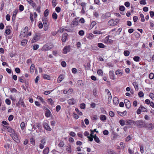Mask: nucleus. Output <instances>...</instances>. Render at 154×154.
<instances>
[{
  "label": "nucleus",
  "instance_id": "f257e3e1",
  "mask_svg": "<svg viewBox=\"0 0 154 154\" xmlns=\"http://www.w3.org/2000/svg\"><path fill=\"white\" fill-rule=\"evenodd\" d=\"M42 21L44 24V29L46 31L48 29L49 23L48 22L47 18L43 17L42 18Z\"/></svg>",
  "mask_w": 154,
  "mask_h": 154
},
{
  "label": "nucleus",
  "instance_id": "f03ea898",
  "mask_svg": "<svg viewBox=\"0 0 154 154\" xmlns=\"http://www.w3.org/2000/svg\"><path fill=\"white\" fill-rule=\"evenodd\" d=\"M41 34L39 33H36L32 40V43H33L39 40L40 38Z\"/></svg>",
  "mask_w": 154,
  "mask_h": 154
},
{
  "label": "nucleus",
  "instance_id": "7ed1b4c3",
  "mask_svg": "<svg viewBox=\"0 0 154 154\" xmlns=\"http://www.w3.org/2000/svg\"><path fill=\"white\" fill-rule=\"evenodd\" d=\"M145 123V122L142 120H138L136 121L135 125L138 128H141L144 127Z\"/></svg>",
  "mask_w": 154,
  "mask_h": 154
},
{
  "label": "nucleus",
  "instance_id": "20e7f679",
  "mask_svg": "<svg viewBox=\"0 0 154 154\" xmlns=\"http://www.w3.org/2000/svg\"><path fill=\"white\" fill-rule=\"evenodd\" d=\"M20 105H21V106H22L24 108L26 107V106L24 103L23 99L21 97L20 98L18 103L16 104V105L17 106H19Z\"/></svg>",
  "mask_w": 154,
  "mask_h": 154
},
{
  "label": "nucleus",
  "instance_id": "39448f33",
  "mask_svg": "<svg viewBox=\"0 0 154 154\" xmlns=\"http://www.w3.org/2000/svg\"><path fill=\"white\" fill-rule=\"evenodd\" d=\"M43 126L46 130L49 131H51V129L49 126L48 123L46 122H44L43 123Z\"/></svg>",
  "mask_w": 154,
  "mask_h": 154
},
{
  "label": "nucleus",
  "instance_id": "423d86ee",
  "mask_svg": "<svg viewBox=\"0 0 154 154\" xmlns=\"http://www.w3.org/2000/svg\"><path fill=\"white\" fill-rule=\"evenodd\" d=\"M70 45H68L65 46L63 49V54H66L67 52H69L70 51Z\"/></svg>",
  "mask_w": 154,
  "mask_h": 154
},
{
  "label": "nucleus",
  "instance_id": "0eeeda50",
  "mask_svg": "<svg viewBox=\"0 0 154 154\" xmlns=\"http://www.w3.org/2000/svg\"><path fill=\"white\" fill-rule=\"evenodd\" d=\"M136 121H134L132 120H128L126 121L127 125H135Z\"/></svg>",
  "mask_w": 154,
  "mask_h": 154
},
{
  "label": "nucleus",
  "instance_id": "6e6552de",
  "mask_svg": "<svg viewBox=\"0 0 154 154\" xmlns=\"http://www.w3.org/2000/svg\"><path fill=\"white\" fill-rule=\"evenodd\" d=\"M152 123L148 124L147 123H145L144 128H146L149 130H152Z\"/></svg>",
  "mask_w": 154,
  "mask_h": 154
},
{
  "label": "nucleus",
  "instance_id": "1a4fd4ad",
  "mask_svg": "<svg viewBox=\"0 0 154 154\" xmlns=\"http://www.w3.org/2000/svg\"><path fill=\"white\" fill-rule=\"evenodd\" d=\"M68 34L67 33H65L63 35L62 38L61 39L62 41L63 42H65L67 37Z\"/></svg>",
  "mask_w": 154,
  "mask_h": 154
},
{
  "label": "nucleus",
  "instance_id": "9d476101",
  "mask_svg": "<svg viewBox=\"0 0 154 154\" xmlns=\"http://www.w3.org/2000/svg\"><path fill=\"white\" fill-rule=\"evenodd\" d=\"M110 16V14L109 12L106 13L104 15H103L102 16V18L103 19H105L106 18H108Z\"/></svg>",
  "mask_w": 154,
  "mask_h": 154
},
{
  "label": "nucleus",
  "instance_id": "9b49d317",
  "mask_svg": "<svg viewBox=\"0 0 154 154\" xmlns=\"http://www.w3.org/2000/svg\"><path fill=\"white\" fill-rule=\"evenodd\" d=\"M110 78L111 79L114 80L115 79V74L114 72L112 71H110L109 72Z\"/></svg>",
  "mask_w": 154,
  "mask_h": 154
},
{
  "label": "nucleus",
  "instance_id": "f8f14e48",
  "mask_svg": "<svg viewBox=\"0 0 154 154\" xmlns=\"http://www.w3.org/2000/svg\"><path fill=\"white\" fill-rule=\"evenodd\" d=\"M4 127L6 128L8 130V131L10 133H13L15 131L9 127L6 126H4Z\"/></svg>",
  "mask_w": 154,
  "mask_h": 154
},
{
  "label": "nucleus",
  "instance_id": "ddd939ff",
  "mask_svg": "<svg viewBox=\"0 0 154 154\" xmlns=\"http://www.w3.org/2000/svg\"><path fill=\"white\" fill-rule=\"evenodd\" d=\"M108 25L112 26L116 25L114 19H112L109 20L108 22Z\"/></svg>",
  "mask_w": 154,
  "mask_h": 154
},
{
  "label": "nucleus",
  "instance_id": "4468645a",
  "mask_svg": "<svg viewBox=\"0 0 154 154\" xmlns=\"http://www.w3.org/2000/svg\"><path fill=\"white\" fill-rule=\"evenodd\" d=\"M17 12L18 11L17 9H15V11H14L12 18L13 21H14V20H15L16 17L17 13Z\"/></svg>",
  "mask_w": 154,
  "mask_h": 154
},
{
  "label": "nucleus",
  "instance_id": "2eb2a0df",
  "mask_svg": "<svg viewBox=\"0 0 154 154\" xmlns=\"http://www.w3.org/2000/svg\"><path fill=\"white\" fill-rule=\"evenodd\" d=\"M75 100L74 98L70 99L68 100V102L70 105H72L75 104Z\"/></svg>",
  "mask_w": 154,
  "mask_h": 154
},
{
  "label": "nucleus",
  "instance_id": "dca6fc26",
  "mask_svg": "<svg viewBox=\"0 0 154 154\" xmlns=\"http://www.w3.org/2000/svg\"><path fill=\"white\" fill-rule=\"evenodd\" d=\"M119 100L118 98L117 97H115L113 99V102L114 104L116 105H117L119 104Z\"/></svg>",
  "mask_w": 154,
  "mask_h": 154
},
{
  "label": "nucleus",
  "instance_id": "f3484780",
  "mask_svg": "<svg viewBox=\"0 0 154 154\" xmlns=\"http://www.w3.org/2000/svg\"><path fill=\"white\" fill-rule=\"evenodd\" d=\"M63 74H61L60 76L58 77L57 79V82L59 83L63 79L64 77Z\"/></svg>",
  "mask_w": 154,
  "mask_h": 154
},
{
  "label": "nucleus",
  "instance_id": "a211bd4d",
  "mask_svg": "<svg viewBox=\"0 0 154 154\" xmlns=\"http://www.w3.org/2000/svg\"><path fill=\"white\" fill-rule=\"evenodd\" d=\"M78 23L77 18H75L72 21V24L74 26L75 25L76 26L78 25Z\"/></svg>",
  "mask_w": 154,
  "mask_h": 154
},
{
  "label": "nucleus",
  "instance_id": "6ab92c4d",
  "mask_svg": "<svg viewBox=\"0 0 154 154\" xmlns=\"http://www.w3.org/2000/svg\"><path fill=\"white\" fill-rule=\"evenodd\" d=\"M117 112L119 115L122 116H124L126 115L127 114V112L126 111H125L123 112L117 111Z\"/></svg>",
  "mask_w": 154,
  "mask_h": 154
},
{
  "label": "nucleus",
  "instance_id": "aec40b11",
  "mask_svg": "<svg viewBox=\"0 0 154 154\" xmlns=\"http://www.w3.org/2000/svg\"><path fill=\"white\" fill-rule=\"evenodd\" d=\"M49 152V149L48 147H46L45 149L43 151V153L44 154H48Z\"/></svg>",
  "mask_w": 154,
  "mask_h": 154
},
{
  "label": "nucleus",
  "instance_id": "412c9836",
  "mask_svg": "<svg viewBox=\"0 0 154 154\" xmlns=\"http://www.w3.org/2000/svg\"><path fill=\"white\" fill-rule=\"evenodd\" d=\"M6 28L7 29L5 31V33L7 35H9L11 33V30L10 29L9 26H7Z\"/></svg>",
  "mask_w": 154,
  "mask_h": 154
},
{
  "label": "nucleus",
  "instance_id": "4be33fe9",
  "mask_svg": "<svg viewBox=\"0 0 154 154\" xmlns=\"http://www.w3.org/2000/svg\"><path fill=\"white\" fill-rule=\"evenodd\" d=\"M51 114V113L49 109L47 110L45 113V116L47 117H49Z\"/></svg>",
  "mask_w": 154,
  "mask_h": 154
},
{
  "label": "nucleus",
  "instance_id": "5701e85b",
  "mask_svg": "<svg viewBox=\"0 0 154 154\" xmlns=\"http://www.w3.org/2000/svg\"><path fill=\"white\" fill-rule=\"evenodd\" d=\"M66 150L69 153H71L72 150L70 145H69L66 146Z\"/></svg>",
  "mask_w": 154,
  "mask_h": 154
},
{
  "label": "nucleus",
  "instance_id": "b1692460",
  "mask_svg": "<svg viewBox=\"0 0 154 154\" xmlns=\"http://www.w3.org/2000/svg\"><path fill=\"white\" fill-rule=\"evenodd\" d=\"M27 2L29 3V4H30L31 5H32L33 8L36 6V4L33 1H29L28 0H26Z\"/></svg>",
  "mask_w": 154,
  "mask_h": 154
},
{
  "label": "nucleus",
  "instance_id": "393cba45",
  "mask_svg": "<svg viewBox=\"0 0 154 154\" xmlns=\"http://www.w3.org/2000/svg\"><path fill=\"white\" fill-rule=\"evenodd\" d=\"M121 70L118 69L116 71V75H122L123 74V72L121 71Z\"/></svg>",
  "mask_w": 154,
  "mask_h": 154
},
{
  "label": "nucleus",
  "instance_id": "a878e982",
  "mask_svg": "<svg viewBox=\"0 0 154 154\" xmlns=\"http://www.w3.org/2000/svg\"><path fill=\"white\" fill-rule=\"evenodd\" d=\"M27 42V40L23 39L21 41V45L23 46H25Z\"/></svg>",
  "mask_w": 154,
  "mask_h": 154
},
{
  "label": "nucleus",
  "instance_id": "bb28decb",
  "mask_svg": "<svg viewBox=\"0 0 154 154\" xmlns=\"http://www.w3.org/2000/svg\"><path fill=\"white\" fill-rule=\"evenodd\" d=\"M100 119L101 121H105L106 119V117L104 115H101Z\"/></svg>",
  "mask_w": 154,
  "mask_h": 154
},
{
  "label": "nucleus",
  "instance_id": "cd10ccee",
  "mask_svg": "<svg viewBox=\"0 0 154 154\" xmlns=\"http://www.w3.org/2000/svg\"><path fill=\"white\" fill-rule=\"evenodd\" d=\"M49 14V10L48 9H46L44 13V16L46 18V17Z\"/></svg>",
  "mask_w": 154,
  "mask_h": 154
},
{
  "label": "nucleus",
  "instance_id": "c85d7f7f",
  "mask_svg": "<svg viewBox=\"0 0 154 154\" xmlns=\"http://www.w3.org/2000/svg\"><path fill=\"white\" fill-rule=\"evenodd\" d=\"M57 15L55 12H53L52 14V17L55 20L57 18Z\"/></svg>",
  "mask_w": 154,
  "mask_h": 154
},
{
  "label": "nucleus",
  "instance_id": "c756f323",
  "mask_svg": "<svg viewBox=\"0 0 154 154\" xmlns=\"http://www.w3.org/2000/svg\"><path fill=\"white\" fill-rule=\"evenodd\" d=\"M140 59V57L138 56H135L133 57V60L136 62L139 61Z\"/></svg>",
  "mask_w": 154,
  "mask_h": 154
},
{
  "label": "nucleus",
  "instance_id": "7c9ffc66",
  "mask_svg": "<svg viewBox=\"0 0 154 154\" xmlns=\"http://www.w3.org/2000/svg\"><path fill=\"white\" fill-rule=\"evenodd\" d=\"M97 46L99 48H104L106 47L104 44L101 43H98V44Z\"/></svg>",
  "mask_w": 154,
  "mask_h": 154
},
{
  "label": "nucleus",
  "instance_id": "2f4dec72",
  "mask_svg": "<svg viewBox=\"0 0 154 154\" xmlns=\"http://www.w3.org/2000/svg\"><path fill=\"white\" fill-rule=\"evenodd\" d=\"M43 77L44 79H46L47 80H50V76L47 74H44L43 75Z\"/></svg>",
  "mask_w": 154,
  "mask_h": 154
},
{
  "label": "nucleus",
  "instance_id": "473e14b6",
  "mask_svg": "<svg viewBox=\"0 0 154 154\" xmlns=\"http://www.w3.org/2000/svg\"><path fill=\"white\" fill-rule=\"evenodd\" d=\"M130 53V52L128 50L125 51L124 52V55L126 57L128 56L129 55Z\"/></svg>",
  "mask_w": 154,
  "mask_h": 154
},
{
  "label": "nucleus",
  "instance_id": "72a5a7b5",
  "mask_svg": "<svg viewBox=\"0 0 154 154\" xmlns=\"http://www.w3.org/2000/svg\"><path fill=\"white\" fill-rule=\"evenodd\" d=\"M77 83L79 85L82 86L84 85L83 82L82 80H79L78 81Z\"/></svg>",
  "mask_w": 154,
  "mask_h": 154
},
{
  "label": "nucleus",
  "instance_id": "f704fd0d",
  "mask_svg": "<svg viewBox=\"0 0 154 154\" xmlns=\"http://www.w3.org/2000/svg\"><path fill=\"white\" fill-rule=\"evenodd\" d=\"M18 79L20 82L22 83H23L24 82V79L25 78L23 76H22L21 77H19Z\"/></svg>",
  "mask_w": 154,
  "mask_h": 154
},
{
  "label": "nucleus",
  "instance_id": "c9c22d12",
  "mask_svg": "<svg viewBox=\"0 0 154 154\" xmlns=\"http://www.w3.org/2000/svg\"><path fill=\"white\" fill-rule=\"evenodd\" d=\"M97 73L99 75H103V72L101 69H98L97 71Z\"/></svg>",
  "mask_w": 154,
  "mask_h": 154
},
{
  "label": "nucleus",
  "instance_id": "e433bc0d",
  "mask_svg": "<svg viewBox=\"0 0 154 154\" xmlns=\"http://www.w3.org/2000/svg\"><path fill=\"white\" fill-rule=\"evenodd\" d=\"M96 23L95 21H93L91 23L90 26V28H91V29H92L93 27L96 25Z\"/></svg>",
  "mask_w": 154,
  "mask_h": 154
},
{
  "label": "nucleus",
  "instance_id": "4c0bfd02",
  "mask_svg": "<svg viewBox=\"0 0 154 154\" xmlns=\"http://www.w3.org/2000/svg\"><path fill=\"white\" fill-rule=\"evenodd\" d=\"M119 122L120 124L122 126H123V125H125V121L124 120H122V119L120 120H119Z\"/></svg>",
  "mask_w": 154,
  "mask_h": 154
},
{
  "label": "nucleus",
  "instance_id": "58836bf2",
  "mask_svg": "<svg viewBox=\"0 0 154 154\" xmlns=\"http://www.w3.org/2000/svg\"><path fill=\"white\" fill-rule=\"evenodd\" d=\"M48 103L51 105H52L53 104L54 102L51 98H49L48 99Z\"/></svg>",
  "mask_w": 154,
  "mask_h": 154
},
{
  "label": "nucleus",
  "instance_id": "ea45409f",
  "mask_svg": "<svg viewBox=\"0 0 154 154\" xmlns=\"http://www.w3.org/2000/svg\"><path fill=\"white\" fill-rule=\"evenodd\" d=\"M35 65L34 64H32L30 67V71L31 72H33L34 70Z\"/></svg>",
  "mask_w": 154,
  "mask_h": 154
},
{
  "label": "nucleus",
  "instance_id": "a19ab883",
  "mask_svg": "<svg viewBox=\"0 0 154 154\" xmlns=\"http://www.w3.org/2000/svg\"><path fill=\"white\" fill-rule=\"evenodd\" d=\"M119 9L120 11H123L125 10V8L124 6L122 5L119 6Z\"/></svg>",
  "mask_w": 154,
  "mask_h": 154
},
{
  "label": "nucleus",
  "instance_id": "79ce46f5",
  "mask_svg": "<svg viewBox=\"0 0 154 154\" xmlns=\"http://www.w3.org/2000/svg\"><path fill=\"white\" fill-rule=\"evenodd\" d=\"M30 143L31 144L34 146L35 145V140L34 138H30Z\"/></svg>",
  "mask_w": 154,
  "mask_h": 154
},
{
  "label": "nucleus",
  "instance_id": "37998d69",
  "mask_svg": "<svg viewBox=\"0 0 154 154\" xmlns=\"http://www.w3.org/2000/svg\"><path fill=\"white\" fill-rule=\"evenodd\" d=\"M33 14H32V13H31L30 14V19L32 23H33L34 21V20L33 18Z\"/></svg>",
  "mask_w": 154,
  "mask_h": 154
},
{
  "label": "nucleus",
  "instance_id": "c03bdc74",
  "mask_svg": "<svg viewBox=\"0 0 154 154\" xmlns=\"http://www.w3.org/2000/svg\"><path fill=\"white\" fill-rule=\"evenodd\" d=\"M140 108H141V109H142V110L143 112H147V109L144 107H143V106L141 105L140 106Z\"/></svg>",
  "mask_w": 154,
  "mask_h": 154
},
{
  "label": "nucleus",
  "instance_id": "a18cd8bd",
  "mask_svg": "<svg viewBox=\"0 0 154 154\" xmlns=\"http://www.w3.org/2000/svg\"><path fill=\"white\" fill-rule=\"evenodd\" d=\"M126 107L127 108L129 109L131 107V103L130 101L125 104Z\"/></svg>",
  "mask_w": 154,
  "mask_h": 154
},
{
  "label": "nucleus",
  "instance_id": "49530a36",
  "mask_svg": "<svg viewBox=\"0 0 154 154\" xmlns=\"http://www.w3.org/2000/svg\"><path fill=\"white\" fill-rule=\"evenodd\" d=\"M39 99L40 100V101L42 102L43 104H44L45 105H46L47 103H46L44 100L41 97H39Z\"/></svg>",
  "mask_w": 154,
  "mask_h": 154
},
{
  "label": "nucleus",
  "instance_id": "de8ad7c7",
  "mask_svg": "<svg viewBox=\"0 0 154 154\" xmlns=\"http://www.w3.org/2000/svg\"><path fill=\"white\" fill-rule=\"evenodd\" d=\"M38 27L39 29H42L43 27V24L42 22L39 21L38 22Z\"/></svg>",
  "mask_w": 154,
  "mask_h": 154
},
{
  "label": "nucleus",
  "instance_id": "09e8293b",
  "mask_svg": "<svg viewBox=\"0 0 154 154\" xmlns=\"http://www.w3.org/2000/svg\"><path fill=\"white\" fill-rule=\"evenodd\" d=\"M25 123L23 122H22L20 124V127L22 130H23L25 127Z\"/></svg>",
  "mask_w": 154,
  "mask_h": 154
},
{
  "label": "nucleus",
  "instance_id": "8fccbe9b",
  "mask_svg": "<svg viewBox=\"0 0 154 154\" xmlns=\"http://www.w3.org/2000/svg\"><path fill=\"white\" fill-rule=\"evenodd\" d=\"M19 8L20 11H22L24 10V7L23 5H20L19 6Z\"/></svg>",
  "mask_w": 154,
  "mask_h": 154
},
{
  "label": "nucleus",
  "instance_id": "3c124183",
  "mask_svg": "<svg viewBox=\"0 0 154 154\" xmlns=\"http://www.w3.org/2000/svg\"><path fill=\"white\" fill-rule=\"evenodd\" d=\"M52 5L54 7H55L57 5V3L55 0H52Z\"/></svg>",
  "mask_w": 154,
  "mask_h": 154
},
{
  "label": "nucleus",
  "instance_id": "603ef678",
  "mask_svg": "<svg viewBox=\"0 0 154 154\" xmlns=\"http://www.w3.org/2000/svg\"><path fill=\"white\" fill-rule=\"evenodd\" d=\"M14 117L13 115H11L8 117V120L9 121H11L13 119Z\"/></svg>",
  "mask_w": 154,
  "mask_h": 154
},
{
  "label": "nucleus",
  "instance_id": "864d4df0",
  "mask_svg": "<svg viewBox=\"0 0 154 154\" xmlns=\"http://www.w3.org/2000/svg\"><path fill=\"white\" fill-rule=\"evenodd\" d=\"M133 85L135 89L136 88L137 89L138 87V85L137 84V83L135 82H134L133 83Z\"/></svg>",
  "mask_w": 154,
  "mask_h": 154
},
{
  "label": "nucleus",
  "instance_id": "5fc2aeb1",
  "mask_svg": "<svg viewBox=\"0 0 154 154\" xmlns=\"http://www.w3.org/2000/svg\"><path fill=\"white\" fill-rule=\"evenodd\" d=\"M85 104L84 103H81L80 105V108L82 109H84L85 108Z\"/></svg>",
  "mask_w": 154,
  "mask_h": 154
},
{
  "label": "nucleus",
  "instance_id": "6e6d98bb",
  "mask_svg": "<svg viewBox=\"0 0 154 154\" xmlns=\"http://www.w3.org/2000/svg\"><path fill=\"white\" fill-rule=\"evenodd\" d=\"M149 76L150 79H152L154 78V75L153 73H150L149 74Z\"/></svg>",
  "mask_w": 154,
  "mask_h": 154
},
{
  "label": "nucleus",
  "instance_id": "4d7b16f0",
  "mask_svg": "<svg viewBox=\"0 0 154 154\" xmlns=\"http://www.w3.org/2000/svg\"><path fill=\"white\" fill-rule=\"evenodd\" d=\"M107 95H108V97L109 98L108 99V100H109V99H110V100H111L112 99V96L111 95V94L109 91V92H107Z\"/></svg>",
  "mask_w": 154,
  "mask_h": 154
},
{
  "label": "nucleus",
  "instance_id": "13d9d810",
  "mask_svg": "<svg viewBox=\"0 0 154 154\" xmlns=\"http://www.w3.org/2000/svg\"><path fill=\"white\" fill-rule=\"evenodd\" d=\"M5 102L6 103L8 104V105H9L11 103V100L9 99H7L5 100Z\"/></svg>",
  "mask_w": 154,
  "mask_h": 154
},
{
  "label": "nucleus",
  "instance_id": "bf43d9fd",
  "mask_svg": "<svg viewBox=\"0 0 154 154\" xmlns=\"http://www.w3.org/2000/svg\"><path fill=\"white\" fill-rule=\"evenodd\" d=\"M55 10L57 13H59L60 11L61 8L59 7H57L55 8Z\"/></svg>",
  "mask_w": 154,
  "mask_h": 154
},
{
  "label": "nucleus",
  "instance_id": "052dcab7",
  "mask_svg": "<svg viewBox=\"0 0 154 154\" xmlns=\"http://www.w3.org/2000/svg\"><path fill=\"white\" fill-rule=\"evenodd\" d=\"M39 48V45H34L33 46V49L34 50H37Z\"/></svg>",
  "mask_w": 154,
  "mask_h": 154
},
{
  "label": "nucleus",
  "instance_id": "680f3d73",
  "mask_svg": "<svg viewBox=\"0 0 154 154\" xmlns=\"http://www.w3.org/2000/svg\"><path fill=\"white\" fill-rule=\"evenodd\" d=\"M84 32L83 30H81L79 32V34L81 36H82L84 35Z\"/></svg>",
  "mask_w": 154,
  "mask_h": 154
},
{
  "label": "nucleus",
  "instance_id": "e2e57ef3",
  "mask_svg": "<svg viewBox=\"0 0 154 154\" xmlns=\"http://www.w3.org/2000/svg\"><path fill=\"white\" fill-rule=\"evenodd\" d=\"M138 95L140 97H142L144 96V94L143 92L140 91L138 93Z\"/></svg>",
  "mask_w": 154,
  "mask_h": 154
},
{
  "label": "nucleus",
  "instance_id": "0e129e2a",
  "mask_svg": "<svg viewBox=\"0 0 154 154\" xmlns=\"http://www.w3.org/2000/svg\"><path fill=\"white\" fill-rule=\"evenodd\" d=\"M73 116H74V118L77 119L79 118L78 116L76 114L75 112H74L73 114Z\"/></svg>",
  "mask_w": 154,
  "mask_h": 154
},
{
  "label": "nucleus",
  "instance_id": "69168bd1",
  "mask_svg": "<svg viewBox=\"0 0 154 154\" xmlns=\"http://www.w3.org/2000/svg\"><path fill=\"white\" fill-rule=\"evenodd\" d=\"M142 111L141 108L140 107L138 108L137 111V114H140L141 113V112Z\"/></svg>",
  "mask_w": 154,
  "mask_h": 154
},
{
  "label": "nucleus",
  "instance_id": "338daca9",
  "mask_svg": "<svg viewBox=\"0 0 154 154\" xmlns=\"http://www.w3.org/2000/svg\"><path fill=\"white\" fill-rule=\"evenodd\" d=\"M94 140L97 143H99L100 142V140L98 137H96L94 138Z\"/></svg>",
  "mask_w": 154,
  "mask_h": 154
},
{
  "label": "nucleus",
  "instance_id": "774afa93",
  "mask_svg": "<svg viewBox=\"0 0 154 154\" xmlns=\"http://www.w3.org/2000/svg\"><path fill=\"white\" fill-rule=\"evenodd\" d=\"M150 97L153 100H154V94L152 93H150L149 94Z\"/></svg>",
  "mask_w": 154,
  "mask_h": 154
}]
</instances>
